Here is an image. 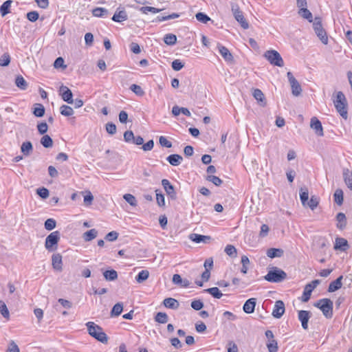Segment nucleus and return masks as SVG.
I'll use <instances>...</instances> for the list:
<instances>
[{
    "mask_svg": "<svg viewBox=\"0 0 352 352\" xmlns=\"http://www.w3.org/2000/svg\"><path fill=\"white\" fill-rule=\"evenodd\" d=\"M86 326L90 336L103 344L108 342V337L102 327L93 322H87Z\"/></svg>",
    "mask_w": 352,
    "mask_h": 352,
    "instance_id": "obj_1",
    "label": "nucleus"
},
{
    "mask_svg": "<svg viewBox=\"0 0 352 352\" xmlns=\"http://www.w3.org/2000/svg\"><path fill=\"white\" fill-rule=\"evenodd\" d=\"M334 106L340 116L346 120L348 118L347 102L345 96L342 91H338L333 100Z\"/></svg>",
    "mask_w": 352,
    "mask_h": 352,
    "instance_id": "obj_2",
    "label": "nucleus"
},
{
    "mask_svg": "<svg viewBox=\"0 0 352 352\" xmlns=\"http://www.w3.org/2000/svg\"><path fill=\"white\" fill-rule=\"evenodd\" d=\"M286 278L287 274L276 267H272L264 276L265 280L270 283H280Z\"/></svg>",
    "mask_w": 352,
    "mask_h": 352,
    "instance_id": "obj_3",
    "label": "nucleus"
},
{
    "mask_svg": "<svg viewBox=\"0 0 352 352\" xmlns=\"http://www.w3.org/2000/svg\"><path fill=\"white\" fill-rule=\"evenodd\" d=\"M316 307L319 308L327 318L333 317V302L329 298H322L314 304Z\"/></svg>",
    "mask_w": 352,
    "mask_h": 352,
    "instance_id": "obj_4",
    "label": "nucleus"
},
{
    "mask_svg": "<svg viewBox=\"0 0 352 352\" xmlns=\"http://www.w3.org/2000/svg\"><path fill=\"white\" fill-rule=\"evenodd\" d=\"M314 30L317 36L321 41V42L327 45L328 43V36L325 30L322 28V21L320 17H315L313 23Z\"/></svg>",
    "mask_w": 352,
    "mask_h": 352,
    "instance_id": "obj_5",
    "label": "nucleus"
},
{
    "mask_svg": "<svg viewBox=\"0 0 352 352\" xmlns=\"http://www.w3.org/2000/svg\"><path fill=\"white\" fill-rule=\"evenodd\" d=\"M263 56L273 65L278 67H283L284 65L283 59L276 50H267Z\"/></svg>",
    "mask_w": 352,
    "mask_h": 352,
    "instance_id": "obj_6",
    "label": "nucleus"
},
{
    "mask_svg": "<svg viewBox=\"0 0 352 352\" xmlns=\"http://www.w3.org/2000/svg\"><path fill=\"white\" fill-rule=\"evenodd\" d=\"M59 239L60 232L58 231L50 233L45 239V248L50 252L56 250Z\"/></svg>",
    "mask_w": 352,
    "mask_h": 352,
    "instance_id": "obj_7",
    "label": "nucleus"
},
{
    "mask_svg": "<svg viewBox=\"0 0 352 352\" xmlns=\"http://www.w3.org/2000/svg\"><path fill=\"white\" fill-rule=\"evenodd\" d=\"M231 10L234 16V19L240 23L241 26L246 30L249 28V24L244 18L242 11L240 10L239 6L231 2Z\"/></svg>",
    "mask_w": 352,
    "mask_h": 352,
    "instance_id": "obj_8",
    "label": "nucleus"
},
{
    "mask_svg": "<svg viewBox=\"0 0 352 352\" xmlns=\"http://www.w3.org/2000/svg\"><path fill=\"white\" fill-rule=\"evenodd\" d=\"M320 280H314L310 283L305 285L301 297V300L302 302H306L310 299L312 291L320 284Z\"/></svg>",
    "mask_w": 352,
    "mask_h": 352,
    "instance_id": "obj_9",
    "label": "nucleus"
},
{
    "mask_svg": "<svg viewBox=\"0 0 352 352\" xmlns=\"http://www.w3.org/2000/svg\"><path fill=\"white\" fill-rule=\"evenodd\" d=\"M287 76L292 88V94L295 96H298L302 92V89L300 83L294 78L291 72H288L287 73Z\"/></svg>",
    "mask_w": 352,
    "mask_h": 352,
    "instance_id": "obj_10",
    "label": "nucleus"
},
{
    "mask_svg": "<svg viewBox=\"0 0 352 352\" xmlns=\"http://www.w3.org/2000/svg\"><path fill=\"white\" fill-rule=\"evenodd\" d=\"M60 95L62 99L68 104H73V94L72 91L66 86L62 85L59 89Z\"/></svg>",
    "mask_w": 352,
    "mask_h": 352,
    "instance_id": "obj_11",
    "label": "nucleus"
},
{
    "mask_svg": "<svg viewBox=\"0 0 352 352\" xmlns=\"http://www.w3.org/2000/svg\"><path fill=\"white\" fill-rule=\"evenodd\" d=\"M285 311V303L282 300L275 302L272 311V316L276 318H280L283 316Z\"/></svg>",
    "mask_w": 352,
    "mask_h": 352,
    "instance_id": "obj_12",
    "label": "nucleus"
},
{
    "mask_svg": "<svg viewBox=\"0 0 352 352\" xmlns=\"http://www.w3.org/2000/svg\"><path fill=\"white\" fill-rule=\"evenodd\" d=\"M310 127L314 130L318 136L322 137L324 135L322 123L316 117L311 118Z\"/></svg>",
    "mask_w": 352,
    "mask_h": 352,
    "instance_id": "obj_13",
    "label": "nucleus"
},
{
    "mask_svg": "<svg viewBox=\"0 0 352 352\" xmlns=\"http://www.w3.org/2000/svg\"><path fill=\"white\" fill-rule=\"evenodd\" d=\"M162 185L167 195L169 196L172 199H176L177 194L174 186L170 184V182L166 179H163L162 180Z\"/></svg>",
    "mask_w": 352,
    "mask_h": 352,
    "instance_id": "obj_14",
    "label": "nucleus"
},
{
    "mask_svg": "<svg viewBox=\"0 0 352 352\" xmlns=\"http://www.w3.org/2000/svg\"><path fill=\"white\" fill-rule=\"evenodd\" d=\"M298 320L301 322V325L303 329H308V322L311 318V313L309 311L300 310L298 313Z\"/></svg>",
    "mask_w": 352,
    "mask_h": 352,
    "instance_id": "obj_15",
    "label": "nucleus"
},
{
    "mask_svg": "<svg viewBox=\"0 0 352 352\" xmlns=\"http://www.w3.org/2000/svg\"><path fill=\"white\" fill-rule=\"evenodd\" d=\"M128 19V15L126 12L124 8H118L116 12L114 13L113 16H112L111 19L115 22H122Z\"/></svg>",
    "mask_w": 352,
    "mask_h": 352,
    "instance_id": "obj_16",
    "label": "nucleus"
},
{
    "mask_svg": "<svg viewBox=\"0 0 352 352\" xmlns=\"http://www.w3.org/2000/svg\"><path fill=\"white\" fill-rule=\"evenodd\" d=\"M256 305V299L251 298L245 301L243 306V311L246 314H252L255 310Z\"/></svg>",
    "mask_w": 352,
    "mask_h": 352,
    "instance_id": "obj_17",
    "label": "nucleus"
},
{
    "mask_svg": "<svg viewBox=\"0 0 352 352\" xmlns=\"http://www.w3.org/2000/svg\"><path fill=\"white\" fill-rule=\"evenodd\" d=\"M52 264L55 270L61 272L63 270L62 256L60 254H53L52 256Z\"/></svg>",
    "mask_w": 352,
    "mask_h": 352,
    "instance_id": "obj_18",
    "label": "nucleus"
},
{
    "mask_svg": "<svg viewBox=\"0 0 352 352\" xmlns=\"http://www.w3.org/2000/svg\"><path fill=\"white\" fill-rule=\"evenodd\" d=\"M189 239L196 243H208L211 239L210 236H205L196 233L190 234L189 236Z\"/></svg>",
    "mask_w": 352,
    "mask_h": 352,
    "instance_id": "obj_19",
    "label": "nucleus"
},
{
    "mask_svg": "<svg viewBox=\"0 0 352 352\" xmlns=\"http://www.w3.org/2000/svg\"><path fill=\"white\" fill-rule=\"evenodd\" d=\"M217 48L219 54L225 59V60L229 62L233 60V56L227 47L221 45H218Z\"/></svg>",
    "mask_w": 352,
    "mask_h": 352,
    "instance_id": "obj_20",
    "label": "nucleus"
},
{
    "mask_svg": "<svg viewBox=\"0 0 352 352\" xmlns=\"http://www.w3.org/2000/svg\"><path fill=\"white\" fill-rule=\"evenodd\" d=\"M163 305L168 309H177L179 307V302L173 298H166L163 300Z\"/></svg>",
    "mask_w": 352,
    "mask_h": 352,
    "instance_id": "obj_21",
    "label": "nucleus"
},
{
    "mask_svg": "<svg viewBox=\"0 0 352 352\" xmlns=\"http://www.w3.org/2000/svg\"><path fill=\"white\" fill-rule=\"evenodd\" d=\"M342 278H343V276H340L336 280L332 281L329 285L328 292H333L340 289L342 286Z\"/></svg>",
    "mask_w": 352,
    "mask_h": 352,
    "instance_id": "obj_22",
    "label": "nucleus"
},
{
    "mask_svg": "<svg viewBox=\"0 0 352 352\" xmlns=\"http://www.w3.org/2000/svg\"><path fill=\"white\" fill-rule=\"evenodd\" d=\"M166 160L172 166H176L179 165L182 163V162L183 160V157L180 155H178V154H172V155H168L166 157Z\"/></svg>",
    "mask_w": 352,
    "mask_h": 352,
    "instance_id": "obj_23",
    "label": "nucleus"
},
{
    "mask_svg": "<svg viewBox=\"0 0 352 352\" xmlns=\"http://www.w3.org/2000/svg\"><path fill=\"white\" fill-rule=\"evenodd\" d=\"M336 221H338L337 228L343 230L346 226V218L343 212H339L336 215Z\"/></svg>",
    "mask_w": 352,
    "mask_h": 352,
    "instance_id": "obj_24",
    "label": "nucleus"
},
{
    "mask_svg": "<svg viewBox=\"0 0 352 352\" xmlns=\"http://www.w3.org/2000/svg\"><path fill=\"white\" fill-rule=\"evenodd\" d=\"M298 13L301 17L307 19L309 22H313L312 13L307 8V7L299 9Z\"/></svg>",
    "mask_w": 352,
    "mask_h": 352,
    "instance_id": "obj_25",
    "label": "nucleus"
},
{
    "mask_svg": "<svg viewBox=\"0 0 352 352\" xmlns=\"http://www.w3.org/2000/svg\"><path fill=\"white\" fill-rule=\"evenodd\" d=\"M266 254L271 258L281 257L283 254V250L280 248H270L267 250Z\"/></svg>",
    "mask_w": 352,
    "mask_h": 352,
    "instance_id": "obj_26",
    "label": "nucleus"
},
{
    "mask_svg": "<svg viewBox=\"0 0 352 352\" xmlns=\"http://www.w3.org/2000/svg\"><path fill=\"white\" fill-rule=\"evenodd\" d=\"M12 3V0H7L0 6V13L2 16L10 12V7Z\"/></svg>",
    "mask_w": 352,
    "mask_h": 352,
    "instance_id": "obj_27",
    "label": "nucleus"
},
{
    "mask_svg": "<svg viewBox=\"0 0 352 352\" xmlns=\"http://www.w3.org/2000/svg\"><path fill=\"white\" fill-rule=\"evenodd\" d=\"M45 108L43 104L36 103L34 105L33 114L38 118H41L45 114Z\"/></svg>",
    "mask_w": 352,
    "mask_h": 352,
    "instance_id": "obj_28",
    "label": "nucleus"
},
{
    "mask_svg": "<svg viewBox=\"0 0 352 352\" xmlns=\"http://www.w3.org/2000/svg\"><path fill=\"white\" fill-rule=\"evenodd\" d=\"M348 242L346 239L343 238H337L336 240V244L334 248L336 250L340 249L342 250H345L348 248Z\"/></svg>",
    "mask_w": 352,
    "mask_h": 352,
    "instance_id": "obj_29",
    "label": "nucleus"
},
{
    "mask_svg": "<svg viewBox=\"0 0 352 352\" xmlns=\"http://www.w3.org/2000/svg\"><path fill=\"white\" fill-rule=\"evenodd\" d=\"M204 292L208 293L212 295L214 298L219 299L222 297L223 294L219 289L218 287H214L204 290Z\"/></svg>",
    "mask_w": 352,
    "mask_h": 352,
    "instance_id": "obj_30",
    "label": "nucleus"
},
{
    "mask_svg": "<svg viewBox=\"0 0 352 352\" xmlns=\"http://www.w3.org/2000/svg\"><path fill=\"white\" fill-rule=\"evenodd\" d=\"M15 84L21 90H25L28 88V82L22 76L19 75L16 77Z\"/></svg>",
    "mask_w": 352,
    "mask_h": 352,
    "instance_id": "obj_31",
    "label": "nucleus"
},
{
    "mask_svg": "<svg viewBox=\"0 0 352 352\" xmlns=\"http://www.w3.org/2000/svg\"><path fill=\"white\" fill-rule=\"evenodd\" d=\"M253 96L254 98L259 102L261 103V105L264 106L265 104V97L263 93L259 89H254L253 90Z\"/></svg>",
    "mask_w": 352,
    "mask_h": 352,
    "instance_id": "obj_32",
    "label": "nucleus"
},
{
    "mask_svg": "<svg viewBox=\"0 0 352 352\" xmlns=\"http://www.w3.org/2000/svg\"><path fill=\"white\" fill-rule=\"evenodd\" d=\"M98 235V231L93 228V229H91L87 232H85L84 234H83V239L85 241H90L91 240H93L94 239H95Z\"/></svg>",
    "mask_w": 352,
    "mask_h": 352,
    "instance_id": "obj_33",
    "label": "nucleus"
},
{
    "mask_svg": "<svg viewBox=\"0 0 352 352\" xmlns=\"http://www.w3.org/2000/svg\"><path fill=\"white\" fill-rule=\"evenodd\" d=\"M32 149L33 146L30 141L23 142L21 146V152L26 156L30 154V153L32 151Z\"/></svg>",
    "mask_w": 352,
    "mask_h": 352,
    "instance_id": "obj_34",
    "label": "nucleus"
},
{
    "mask_svg": "<svg viewBox=\"0 0 352 352\" xmlns=\"http://www.w3.org/2000/svg\"><path fill=\"white\" fill-rule=\"evenodd\" d=\"M148 276H149V272L146 270H144L140 271L138 274V275L135 276V280L138 283H142L144 281H145L146 280H147Z\"/></svg>",
    "mask_w": 352,
    "mask_h": 352,
    "instance_id": "obj_35",
    "label": "nucleus"
},
{
    "mask_svg": "<svg viewBox=\"0 0 352 352\" xmlns=\"http://www.w3.org/2000/svg\"><path fill=\"white\" fill-rule=\"evenodd\" d=\"M123 310V305L121 302L116 303L111 311V316L115 317L118 316L121 314Z\"/></svg>",
    "mask_w": 352,
    "mask_h": 352,
    "instance_id": "obj_36",
    "label": "nucleus"
},
{
    "mask_svg": "<svg viewBox=\"0 0 352 352\" xmlns=\"http://www.w3.org/2000/svg\"><path fill=\"white\" fill-rule=\"evenodd\" d=\"M103 276L107 280H115L118 278V273L114 270H106L103 273Z\"/></svg>",
    "mask_w": 352,
    "mask_h": 352,
    "instance_id": "obj_37",
    "label": "nucleus"
},
{
    "mask_svg": "<svg viewBox=\"0 0 352 352\" xmlns=\"http://www.w3.org/2000/svg\"><path fill=\"white\" fill-rule=\"evenodd\" d=\"M155 320L158 323L165 324L168 320V316L164 312H158L155 316Z\"/></svg>",
    "mask_w": 352,
    "mask_h": 352,
    "instance_id": "obj_38",
    "label": "nucleus"
},
{
    "mask_svg": "<svg viewBox=\"0 0 352 352\" xmlns=\"http://www.w3.org/2000/svg\"><path fill=\"white\" fill-rule=\"evenodd\" d=\"M300 199L303 206H306V203L309 199V191L307 188H301L300 190Z\"/></svg>",
    "mask_w": 352,
    "mask_h": 352,
    "instance_id": "obj_39",
    "label": "nucleus"
},
{
    "mask_svg": "<svg viewBox=\"0 0 352 352\" xmlns=\"http://www.w3.org/2000/svg\"><path fill=\"white\" fill-rule=\"evenodd\" d=\"M41 144L45 148H51L53 146V140L48 135H44L41 139Z\"/></svg>",
    "mask_w": 352,
    "mask_h": 352,
    "instance_id": "obj_40",
    "label": "nucleus"
},
{
    "mask_svg": "<svg viewBox=\"0 0 352 352\" xmlns=\"http://www.w3.org/2000/svg\"><path fill=\"white\" fill-rule=\"evenodd\" d=\"M60 112L61 115L67 117L72 116L74 113L73 109L71 107L66 104H63L62 106H60Z\"/></svg>",
    "mask_w": 352,
    "mask_h": 352,
    "instance_id": "obj_41",
    "label": "nucleus"
},
{
    "mask_svg": "<svg viewBox=\"0 0 352 352\" xmlns=\"http://www.w3.org/2000/svg\"><path fill=\"white\" fill-rule=\"evenodd\" d=\"M334 201L339 206L343 204V191L338 188L333 194Z\"/></svg>",
    "mask_w": 352,
    "mask_h": 352,
    "instance_id": "obj_42",
    "label": "nucleus"
},
{
    "mask_svg": "<svg viewBox=\"0 0 352 352\" xmlns=\"http://www.w3.org/2000/svg\"><path fill=\"white\" fill-rule=\"evenodd\" d=\"M343 178L347 187L352 190V176L349 174L348 169L344 170Z\"/></svg>",
    "mask_w": 352,
    "mask_h": 352,
    "instance_id": "obj_43",
    "label": "nucleus"
},
{
    "mask_svg": "<svg viewBox=\"0 0 352 352\" xmlns=\"http://www.w3.org/2000/svg\"><path fill=\"white\" fill-rule=\"evenodd\" d=\"M108 13V10L104 8H96L92 10L93 15L96 17H103L107 15Z\"/></svg>",
    "mask_w": 352,
    "mask_h": 352,
    "instance_id": "obj_44",
    "label": "nucleus"
},
{
    "mask_svg": "<svg viewBox=\"0 0 352 352\" xmlns=\"http://www.w3.org/2000/svg\"><path fill=\"white\" fill-rule=\"evenodd\" d=\"M269 352H278V346L277 341L274 339L268 340L266 343Z\"/></svg>",
    "mask_w": 352,
    "mask_h": 352,
    "instance_id": "obj_45",
    "label": "nucleus"
},
{
    "mask_svg": "<svg viewBox=\"0 0 352 352\" xmlns=\"http://www.w3.org/2000/svg\"><path fill=\"white\" fill-rule=\"evenodd\" d=\"M164 41L166 45H173L177 42V36L173 34H167L164 37Z\"/></svg>",
    "mask_w": 352,
    "mask_h": 352,
    "instance_id": "obj_46",
    "label": "nucleus"
},
{
    "mask_svg": "<svg viewBox=\"0 0 352 352\" xmlns=\"http://www.w3.org/2000/svg\"><path fill=\"white\" fill-rule=\"evenodd\" d=\"M319 204V199L316 196H311L309 201L306 203V206L314 210Z\"/></svg>",
    "mask_w": 352,
    "mask_h": 352,
    "instance_id": "obj_47",
    "label": "nucleus"
},
{
    "mask_svg": "<svg viewBox=\"0 0 352 352\" xmlns=\"http://www.w3.org/2000/svg\"><path fill=\"white\" fill-rule=\"evenodd\" d=\"M123 199L131 206H136L138 204L136 198L131 194L126 193L123 195Z\"/></svg>",
    "mask_w": 352,
    "mask_h": 352,
    "instance_id": "obj_48",
    "label": "nucleus"
},
{
    "mask_svg": "<svg viewBox=\"0 0 352 352\" xmlns=\"http://www.w3.org/2000/svg\"><path fill=\"white\" fill-rule=\"evenodd\" d=\"M206 179L207 181L214 184L216 186H220L223 184V181L215 175H209Z\"/></svg>",
    "mask_w": 352,
    "mask_h": 352,
    "instance_id": "obj_49",
    "label": "nucleus"
},
{
    "mask_svg": "<svg viewBox=\"0 0 352 352\" xmlns=\"http://www.w3.org/2000/svg\"><path fill=\"white\" fill-rule=\"evenodd\" d=\"M10 56L8 53H4L1 57H0V66L1 67H6L9 65L10 63Z\"/></svg>",
    "mask_w": 352,
    "mask_h": 352,
    "instance_id": "obj_50",
    "label": "nucleus"
},
{
    "mask_svg": "<svg viewBox=\"0 0 352 352\" xmlns=\"http://www.w3.org/2000/svg\"><path fill=\"white\" fill-rule=\"evenodd\" d=\"M140 10L143 13V14H148V12H152L153 14H155V13H158L160 12V11L162 10V9H158V8H154V7H150V6H143V7H141L140 8Z\"/></svg>",
    "mask_w": 352,
    "mask_h": 352,
    "instance_id": "obj_51",
    "label": "nucleus"
},
{
    "mask_svg": "<svg viewBox=\"0 0 352 352\" xmlns=\"http://www.w3.org/2000/svg\"><path fill=\"white\" fill-rule=\"evenodd\" d=\"M196 19L203 23H207L211 19L204 12H198L195 15Z\"/></svg>",
    "mask_w": 352,
    "mask_h": 352,
    "instance_id": "obj_52",
    "label": "nucleus"
},
{
    "mask_svg": "<svg viewBox=\"0 0 352 352\" xmlns=\"http://www.w3.org/2000/svg\"><path fill=\"white\" fill-rule=\"evenodd\" d=\"M179 16V14L172 13V14L166 15V16H158L156 18V21L161 22V21H167V20L174 19L178 18Z\"/></svg>",
    "mask_w": 352,
    "mask_h": 352,
    "instance_id": "obj_53",
    "label": "nucleus"
},
{
    "mask_svg": "<svg viewBox=\"0 0 352 352\" xmlns=\"http://www.w3.org/2000/svg\"><path fill=\"white\" fill-rule=\"evenodd\" d=\"M225 252L231 257H236L237 255L236 249L234 245H228L225 248Z\"/></svg>",
    "mask_w": 352,
    "mask_h": 352,
    "instance_id": "obj_54",
    "label": "nucleus"
},
{
    "mask_svg": "<svg viewBox=\"0 0 352 352\" xmlns=\"http://www.w3.org/2000/svg\"><path fill=\"white\" fill-rule=\"evenodd\" d=\"M45 228L47 230H52L56 226V222L54 219H47L44 223Z\"/></svg>",
    "mask_w": 352,
    "mask_h": 352,
    "instance_id": "obj_55",
    "label": "nucleus"
},
{
    "mask_svg": "<svg viewBox=\"0 0 352 352\" xmlns=\"http://www.w3.org/2000/svg\"><path fill=\"white\" fill-rule=\"evenodd\" d=\"M0 313L5 318L8 319L10 314L6 305L2 301H0Z\"/></svg>",
    "mask_w": 352,
    "mask_h": 352,
    "instance_id": "obj_56",
    "label": "nucleus"
},
{
    "mask_svg": "<svg viewBox=\"0 0 352 352\" xmlns=\"http://www.w3.org/2000/svg\"><path fill=\"white\" fill-rule=\"evenodd\" d=\"M130 89L138 96H142L144 94V91L140 85L133 84L131 85Z\"/></svg>",
    "mask_w": 352,
    "mask_h": 352,
    "instance_id": "obj_57",
    "label": "nucleus"
},
{
    "mask_svg": "<svg viewBox=\"0 0 352 352\" xmlns=\"http://www.w3.org/2000/svg\"><path fill=\"white\" fill-rule=\"evenodd\" d=\"M156 192V201L159 206L162 207L165 205L164 196L158 190H155Z\"/></svg>",
    "mask_w": 352,
    "mask_h": 352,
    "instance_id": "obj_58",
    "label": "nucleus"
},
{
    "mask_svg": "<svg viewBox=\"0 0 352 352\" xmlns=\"http://www.w3.org/2000/svg\"><path fill=\"white\" fill-rule=\"evenodd\" d=\"M171 66L173 70L178 72L184 67V64L179 59H175L172 62Z\"/></svg>",
    "mask_w": 352,
    "mask_h": 352,
    "instance_id": "obj_59",
    "label": "nucleus"
},
{
    "mask_svg": "<svg viewBox=\"0 0 352 352\" xmlns=\"http://www.w3.org/2000/svg\"><path fill=\"white\" fill-rule=\"evenodd\" d=\"M159 143L162 146L166 147V148H171L172 147V143L167 140V138L164 136H160L159 138Z\"/></svg>",
    "mask_w": 352,
    "mask_h": 352,
    "instance_id": "obj_60",
    "label": "nucleus"
},
{
    "mask_svg": "<svg viewBox=\"0 0 352 352\" xmlns=\"http://www.w3.org/2000/svg\"><path fill=\"white\" fill-rule=\"evenodd\" d=\"M39 14L36 11H31L27 13V19L31 22H35Z\"/></svg>",
    "mask_w": 352,
    "mask_h": 352,
    "instance_id": "obj_61",
    "label": "nucleus"
},
{
    "mask_svg": "<svg viewBox=\"0 0 352 352\" xmlns=\"http://www.w3.org/2000/svg\"><path fill=\"white\" fill-rule=\"evenodd\" d=\"M36 192L42 199H47L49 197V190L46 188H38Z\"/></svg>",
    "mask_w": 352,
    "mask_h": 352,
    "instance_id": "obj_62",
    "label": "nucleus"
},
{
    "mask_svg": "<svg viewBox=\"0 0 352 352\" xmlns=\"http://www.w3.org/2000/svg\"><path fill=\"white\" fill-rule=\"evenodd\" d=\"M191 307L196 311H199L204 307V303L200 300H195L191 302Z\"/></svg>",
    "mask_w": 352,
    "mask_h": 352,
    "instance_id": "obj_63",
    "label": "nucleus"
},
{
    "mask_svg": "<svg viewBox=\"0 0 352 352\" xmlns=\"http://www.w3.org/2000/svg\"><path fill=\"white\" fill-rule=\"evenodd\" d=\"M106 131L110 135H114L116 133V126L112 122L106 124Z\"/></svg>",
    "mask_w": 352,
    "mask_h": 352,
    "instance_id": "obj_64",
    "label": "nucleus"
}]
</instances>
